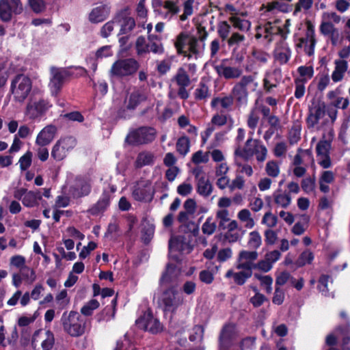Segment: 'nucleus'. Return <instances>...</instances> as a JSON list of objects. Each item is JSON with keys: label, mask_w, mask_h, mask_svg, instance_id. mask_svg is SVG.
Here are the masks:
<instances>
[{"label": "nucleus", "mask_w": 350, "mask_h": 350, "mask_svg": "<svg viewBox=\"0 0 350 350\" xmlns=\"http://www.w3.org/2000/svg\"><path fill=\"white\" fill-rule=\"evenodd\" d=\"M332 139H321L317 145V155L329 154Z\"/></svg>", "instance_id": "49"}, {"label": "nucleus", "mask_w": 350, "mask_h": 350, "mask_svg": "<svg viewBox=\"0 0 350 350\" xmlns=\"http://www.w3.org/2000/svg\"><path fill=\"white\" fill-rule=\"evenodd\" d=\"M63 191L73 198H80L88 196L91 191L90 180L83 178H68Z\"/></svg>", "instance_id": "4"}, {"label": "nucleus", "mask_w": 350, "mask_h": 350, "mask_svg": "<svg viewBox=\"0 0 350 350\" xmlns=\"http://www.w3.org/2000/svg\"><path fill=\"white\" fill-rule=\"evenodd\" d=\"M135 49L138 55H143L149 53V44L146 43V39L142 36L137 39Z\"/></svg>", "instance_id": "53"}, {"label": "nucleus", "mask_w": 350, "mask_h": 350, "mask_svg": "<svg viewBox=\"0 0 350 350\" xmlns=\"http://www.w3.org/2000/svg\"><path fill=\"white\" fill-rule=\"evenodd\" d=\"M109 196L107 194H104L92 208V211L95 213L96 212L104 211L109 206Z\"/></svg>", "instance_id": "62"}, {"label": "nucleus", "mask_w": 350, "mask_h": 350, "mask_svg": "<svg viewBox=\"0 0 350 350\" xmlns=\"http://www.w3.org/2000/svg\"><path fill=\"white\" fill-rule=\"evenodd\" d=\"M190 142L187 137H181L178 139L176 143L177 151L185 155L189 151Z\"/></svg>", "instance_id": "51"}, {"label": "nucleus", "mask_w": 350, "mask_h": 350, "mask_svg": "<svg viewBox=\"0 0 350 350\" xmlns=\"http://www.w3.org/2000/svg\"><path fill=\"white\" fill-rule=\"evenodd\" d=\"M254 277L260 282L261 285L265 287L267 293H271L273 279L271 276L255 274Z\"/></svg>", "instance_id": "58"}, {"label": "nucleus", "mask_w": 350, "mask_h": 350, "mask_svg": "<svg viewBox=\"0 0 350 350\" xmlns=\"http://www.w3.org/2000/svg\"><path fill=\"white\" fill-rule=\"evenodd\" d=\"M256 139L252 137L248 138L243 146L237 145L234 149L235 158H241L248 161L252 158V149L254 146Z\"/></svg>", "instance_id": "24"}, {"label": "nucleus", "mask_w": 350, "mask_h": 350, "mask_svg": "<svg viewBox=\"0 0 350 350\" xmlns=\"http://www.w3.org/2000/svg\"><path fill=\"white\" fill-rule=\"evenodd\" d=\"M99 302L96 299H91L81 309V312L85 316H90L93 311L99 307Z\"/></svg>", "instance_id": "55"}, {"label": "nucleus", "mask_w": 350, "mask_h": 350, "mask_svg": "<svg viewBox=\"0 0 350 350\" xmlns=\"http://www.w3.org/2000/svg\"><path fill=\"white\" fill-rule=\"evenodd\" d=\"M177 275L176 273V267L172 265H168L166 271L163 274L161 282V283H168L173 280Z\"/></svg>", "instance_id": "56"}, {"label": "nucleus", "mask_w": 350, "mask_h": 350, "mask_svg": "<svg viewBox=\"0 0 350 350\" xmlns=\"http://www.w3.org/2000/svg\"><path fill=\"white\" fill-rule=\"evenodd\" d=\"M316 44L315 31L312 25L308 24L305 36L299 39L296 44L297 49L303 50L310 56L314 54Z\"/></svg>", "instance_id": "13"}, {"label": "nucleus", "mask_w": 350, "mask_h": 350, "mask_svg": "<svg viewBox=\"0 0 350 350\" xmlns=\"http://www.w3.org/2000/svg\"><path fill=\"white\" fill-rule=\"evenodd\" d=\"M334 180V174L332 171H324L322 172L320 180V189L324 193L329 191V186L327 184L332 183Z\"/></svg>", "instance_id": "40"}, {"label": "nucleus", "mask_w": 350, "mask_h": 350, "mask_svg": "<svg viewBox=\"0 0 350 350\" xmlns=\"http://www.w3.org/2000/svg\"><path fill=\"white\" fill-rule=\"evenodd\" d=\"M216 230V223L212 217H208L203 224L202 230L204 234H212Z\"/></svg>", "instance_id": "63"}, {"label": "nucleus", "mask_w": 350, "mask_h": 350, "mask_svg": "<svg viewBox=\"0 0 350 350\" xmlns=\"http://www.w3.org/2000/svg\"><path fill=\"white\" fill-rule=\"evenodd\" d=\"M51 107L47 100L31 99L27 105L25 115L30 120H35L43 116Z\"/></svg>", "instance_id": "11"}, {"label": "nucleus", "mask_w": 350, "mask_h": 350, "mask_svg": "<svg viewBox=\"0 0 350 350\" xmlns=\"http://www.w3.org/2000/svg\"><path fill=\"white\" fill-rule=\"evenodd\" d=\"M252 150V157L255 156L258 163H263L267 159L268 150L261 141L256 139Z\"/></svg>", "instance_id": "35"}, {"label": "nucleus", "mask_w": 350, "mask_h": 350, "mask_svg": "<svg viewBox=\"0 0 350 350\" xmlns=\"http://www.w3.org/2000/svg\"><path fill=\"white\" fill-rule=\"evenodd\" d=\"M228 21L234 29L241 33L247 32L251 27L250 22L239 15L230 16Z\"/></svg>", "instance_id": "31"}, {"label": "nucleus", "mask_w": 350, "mask_h": 350, "mask_svg": "<svg viewBox=\"0 0 350 350\" xmlns=\"http://www.w3.org/2000/svg\"><path fill=\"white\" fill-rule=\"evenodd\" d=\"M313 0H298L295 4L293 16H297L300 12L306 13L312 6Z\"/></svg>", "instance_id": "43"}, {"label": "nucleus", "mask_w": 350, "mask_h": 350, "mask_svg": "<svg viewBox=\"0 0 350 350\" xmlns=\"http://www.w3.org/2000/svg\"><path fill=\"white\" fill-rule=\"evenodd\" d=\"M169 250L170 256H173V252L176 251L184 252L187 250V252L191 251V247L188 243L183 241V239L181 237H172L169 243Z\"/></svg>", "instance_id": "33"}, {"label": "nucleus", "mask_w": 350, "mask_h": 350, "mask_svg": "<svg viewBox=\"0 0 350 350\" xmlns=\"http://www.w3.org/2000/svg\"><path fill=\"white\" fill-rule=\"evenodd\" d=\"M55 342L54 335L52 332L46 329H39L34 332L31 345L34 349L51 350Z\"/></svg>", "instance_id": "10"}, {"label": "nucleus", "mask_w": 350, "mask_h": 350, "mask_svg": "<svg viewBox=\"0 0 350 350\" xmlns=\"http://www.w3.org/2000/svg\"><path fill=\"white\" fill-rule=\"evenodd\" d=\"M349 329L342 331L340 328H337L333 333L329 334L326 338V343L328 345H334L337 340L342 339L343 345L350 342V338L348 336Z\"/></svg>", "instance_id": "30"}, {"label": "nucleus", "mask_w": 350, "mask_h": 350, "mask_svg": "<svg viewBox=\"0 0 350 350\" xmlns=\"http://www.w3.org/2000/svg\"><path fill=\"white\" fill-rule=\"evenodd\" d=\"M109 14V8L101 5L92 10L89 14V21L92 23H98L105 21Z\"/></svg>", "instance_id": "28"}, {"label": "nucleus", "mask_w": 350, "mask_h": 350, "mask_svg": "<svg viewBox=\"0 0 350 350\" xmlns=\"http://www.w3.org/2000/svg\"><path fill=\"white\" fill-rule=\"evenodd\" d=\"M61 322L64 331L72 337L81 336L85 332V320L76 312L70 311L68 314L64 313Z\"/></svg>", "instance_id": "2"}, {"label": "nucleus", "mask_w": 350, "mask_h": 350, "mask_svg": "<svg viewBox=\"0 0 350 350\" xmlns=\"http://www.w3.org/2000/svg\"><path fill=\"white\" fill-rule=\"evenodd\" d=\"M265 170L268 176L276 178L280 173V165L277 161L270 160L266 163Z\"/></svg>", "instance_id": "44"}, {"label": "nucleus", "mask_w": 350, "mask_h": 350, "mask_svg": "<svg viewBox=\"0 0 350 350\" xmlns=\"http://www.w3.org/2000/svg\"><path fill=\"white\" fill-rule=\"evenodd\" d=\"M262 244V238L257 231H252L248 235L247 245L252 249L258 248Z\"/></svg>", "instance_id": "48"}, {"label": "nucleus", "mask_w": 350, "mask_h": 350, "mask_svg": "<svg viewBox=\"0 0 350 350\" xmlns=\"http://www.w3.org/2000/svg\"><path fill=\"white\" fill-rule=\"evenodd\" d=\"M233 98L232 96L217 97L212 100L211 105L213 108L219 109V107L223 109H228L233 104Z\"/></svg>", "instance_id": "39"}, {"label": "nucleus", "mask_w": 350, "mask_h": 350, "mask_svg": "<svg viewBox=\"0 0 350 350\" xmlns=\"http://www.w3.org/2000/svg\"><path fill=\"white\" fill-rule=\"evenodd\" d=\"M258 258L256 251L242 250L240 252L236 268L248 267L252 269V262Z\"/></svg>", "instance_id": "25"}, {"label": "nucleus", "mask_w": 350, "mask_h": 350, "mask_svg": "<svg viewBox=\"0 0 350 350\" xmlns=\"http://www.w3.org/2000/svg\"><path fill=\"white\" fill-rule=\"evenodd\" d=\"M314 254L310 250L303 252L299 256L297 260V265L299 267L304 266L307 264H310L314 260Z\"/></svg>", "instance_id": "52"}, {"label": "nucleus", "mask_w": 350, "mask_h": 350, "mask_svg": "<svg viewBox=\"0 0 350 350\" xmlns=\"http://www.w3.org/2000/svg\"><path fill=\"white\" fill-rule=\"evenodd\" d=\"M238 271H234L230 269L226 273V277L233 278L234 282L239 285H243L246 280L252 276V269L248 267L236 268Z\"/></svg>", "instance_id": "23"}, {"label": "nucleus", "mask_w": 350, "mask_h": 350, "mask_svg": "<svg viewBox=\"0 0 350 350\" xmlns=\"http://www.w3.org/2000/svg\"><path fill=\"white\" fill-rule=\"evenodd\" d=\"M215 68L220 77L226 79H237L243 73V70L240 66H230L221 64L215 66Z\"/></svg>", "instance_id": "22"}, {"label": "nucleus", "mask_w": 350, "mask_h": 350, "mask_svg": "<svg viewBox=\"0 0 350 350\" xmlns=\"http://www.w3.org/2000/svg\"><path fill=\"white\" fill-rule=\"evenodd\" d=\"M159 302L165 312H174L183 304V298L176 288L171 287L163 292Z\"/></svg>", "instance_id": "7"}, {"label": "nucleus", "mask_w": 350, "mask_h": 350, "mask_svg": "<svg viewBox=\"0 0 350 350\" xmlns=\"http://www.w3.org/2000/svg\"><path fill=\"white\" fill-rule=\"evenodd\" d=\"M161 5L166 10L163 14L165 19L170 20L180 12L178 1L166 0L162 2Z\"/></svg>", "instance_id": "36"}, {"label": "nucleus", "mask_w": 350, "mask_h": 350, "mask_svg": "<svg viewBox=\"0 0 350 350\" xmlns=\"http://www.w3.org/2000/svg\"><path fill=\"white\" fill-rule=\"evenodd\" d=\"M155 160L154 154L148 151H144L138 154L135 165L136 167H142L146 165H153Z\"/></svg>", "instance_id": "37"}, {"label": "nucleus", "mask_w": 350, "mask_h": 350, "mask_svg": "<svg viewBox=\"0 0 350 350\" xmlns=\"http://www.w3.org/2000/svg\"><path fill=\"white\" fill-rule=\"evenodd\" d=\"M232 28V25L227 21H221L218 23L217 25V33L219 36L223 40H225L229 38V34L230 33Z\"/></svg>", "instance_id": "46"}, {"label": "nucleus", "mask_w": 350, "mask_h": 350, "mask_svg": "<svg viewBox=\"0 0 350 350\" xmlns=\"http://www.w3.org/2000/svg\"><path fill=\"white\" fill-rule=\"evenodd\" d=\"M237 218L245 228L252 229L255 226V221L252 216V213L247 208L239 211L237 213Z\"/></svg>", "instance_id": "38"}, {"label": "nucleus", "mask_w": 350, "mask_h": 350, "mask_svg": "<svg viewBox=\"0 0 350 350\" xmlns=\"http://www.w3.org/2000/svg\"><path fill=\"white\" fill-rule=\"evenodd\" d=\"M284 5L277 1L267 3L266 5L262 7V10H265V12L267 14H275L279 11H284L283 9Z\"/></svg>", "instance_id": "50"}, {"label": "nucleus", "mask_w": 350, "mask_h": 350, "mask_svg": "<svg viewBox=\"0 0 350 350\" xmlns=\"http://www.w3.org/2000/svg\"><path fill=\"white\" fill-rule=\"evenodd\" d=\"M216 218L219 221V227L224 228L225 225L230 220L229 211L227 209H219L216 212Z\"/></svg>", "instance_id": "59"}, {"label": "nucleus", "mask_w": 350, "mask_h": 350, "mask_svg": "<svg viewBox=\"0 0 350 350\" xmlns=\"http://www.w3.org/2000/svg\"><path fill=\"white\" fill-rule=\"evenodd\" d=\"M245 40V37L241 32H234L227 40L228 45L237 48Z\"/></svg>", "instance_id": "47"}, {"label": "nucleus", "mask_w": 350, "mask_h": 350, "mask_svg": "<svg viewBox=\"0 0 350 350\" xmlns=\"http://www.w3.org/2000/svg\"><path fill=\"white\" fill-rule=\"evenodd\" d=\"M139 67L138 62L133 58L120 59L112 64L109 72L113 77H127L135 73Z\"/></svg>", "instance_id": "6"}, {"label": "nucleus", "mask_w": 350, "mask_h": 350, "mask_svg": "<svg viewBox=\"0 0 350 350\" xmlns=\"http://www.w3.org/2000/svg\"><path fill=\"white\" fill-rule=\"evenodd\" d=\"M155 130L151 127H142L131 132L126 140L132 144H145L152 142L155 137Z\"/></svg>", "instance_id": "14"}, {"label": "nucleus", "mask_w": 350, "mask_h": 350, "mask_svg": "<svg viewBox=\"0 0 350 350\" xmlns=\"http://www.w3.org/2000/svg\"><path fill=\"white\" fill-rule=\"evenodd\" d=\"M153 196L151 183L148 181H141L133 191V197L137 201H150Z\"/></svg>", "instance_id": "20"}, {"label": "nucleus", "mask_w": 350, "mask_h": 350, "mask_svg": "<svg viewBox=\"0 0 350 350\" xmlns=\"http://www.w3.org/2000/svg\"><path fill=\"white\" fill-rule=\"evenodd\" d=\"M64 235L70 239L72 238L75 239H79V241H82L85 238V235L74 226L67 227Z\"/></svg>", "instance_id": "57"}, {"label": "nucleus", "mask_w": 350, "mask_h": 350, "mask_svg": "<svg viewBox=\"0 0 350 350\" xmlns=\"http://www.w3.org/2000/svg\"><path fill=\"white\" fill-rule=\"evenodd\" d=\"M23 11L21 0H0V18L4 22L11 21L13 16L20 14Z\"/></svg>", "instance_id": "9"}, {"label": "nucleus", "mask_w": 350, "mask_h": 350, "mask_svg": "<svg viewBox=\"0 0 350 350\" xmlns=\"http://www.w3.org/2000/svg\"><path fill=\"white\" fill-rule=\"evenodd\" d=\"M258 86L256 75L243 76L232 88V95L240 104H245L250 92H254Z\"/></svg>", "instance_id": "3"}, {"label": "nucleus", "mask_w": 350, "mask_h": 350, "mask_svg": "<svg viewBox=\"0 0 350 350\" xmlns=\"http://www.w3.org/2000/svg\"><path fill=\"white\" fill-rule=\"evenodd\" d=\"M113 55V51L111 46L106 45L99 48L95 53L96 59H101L111 57Z\"/></svg>", "instance_id": "60"}, {"label": "nucleus", "mask_w": 350, "mask_h": 350, "mask_svg": "<svg viewBox=\"0 0 350 350\" xmlns=\"http://www.w3.org/2000/svg\"><path fill=\"white\" fill-rule=\"evenodd\" d=\"M174 46L178 54L189 59L200 57L204 49V43L200 44L198 39L186 32L180 33L174 40Z\"/></svg>", "instance_id": "1"}, {"label": "nucleus", "mask_w": 350, "mask_h": 350, "mask_svg": "<svg viewBox=\"0 0 350 350\" xmlns=\"http://www.w3.org/2000/svg\"><path fill=\"white\" fill-rule=\"evenodd\" d=\"M146 99V95L142 91L139 90H133L128 94L124 103L128 109H135Z\"/></svg>", "instance_id": "27"}, {"label": "nucleus", "mask_w": 350, "mask_h": 350, "mask_svg": "<svg viewBox=\"0 0 350 350\" xmlns=\"http://www.w3.org/2000/svg\"><path fill=\"white\" fill-rule=\"evenodd\" d=\"M297 71L302 78L303 81L310 79L314 75V70L312 66H302L298 68Z\"/></svg>", "instance_id": "64"}, {"label": "nucleus", "mask_w": 350, "mask_h": 350, "mask_svg": "<svg viewBox=\"0 0 350 350\" xmlns=\"http://www.w3.org/2000/svg\"><path fill=\"white\" fill-rule=\"evenodd\" d=\"M35 271L29 267H23L18 273H14L12 275V283L16 288L21 286L23 282L30 285L36 280Z\"/></svg>", "instance_id": "18"}, {"label": "nucleus", "mask_w": 350, "mask_h": 350, "mask_svg": "<svg viewBox=\"0 0 350 350\" xmlns=\"http://www.w3.org/2000/svg\"><path fill=\"white\" fill-rule=\"evenodd\" d=\"M194 96L197 100H203L209 96V90L207 85L200 83L196 89Z\"/></svg>", "instance_id": "61"}, {"label": "nucleus", "mask_w": 350, "mask_h": 350, "mask_svg": "<svg viewBox=\"0 0 350 350\" xmlns=\"http://www.w3.org/2000/svg\"><path fill=\"white\" fill-rule=\"evenodd\" d=\"M136 324L139 328L153 334L163 330L161 323L149 311L144 312L143 316L136 321Z\"/></svg>", "instance_id": "15"}, {"label": "nucleus", "mask_w": 350, "mask_h": 350, "mask_svg": "<svg viewBox=\"0 0 350 350\" xmlns=\"http://www.w3.org/2000/svg\"><path fill=\"white\" fill-rule=\"evenodd\" d=\"M31 88L32 82L29 77L25 75H18L12 79L10 89L14 99L22 103L29 94Z\"/></svg>", "instance_id": "5"}, {"label": "nucleus", "mask_w": 350, "mask_h": 350, "mask_svg": "<svg viewBox=\"0 0 350 350\" xmlns=\"http://www.w3.org/2000/svg\"><path fill=\"white\" fill-rule=\"evenodd\" d=\"M348 64L345 60H336L335 61V68L332 74V79L334 82L340 81L344 77L345 73L347 70Z\"/></svg>", "instance_id": "34"}, {"label": "nucleus", "mask_w": 350, "mask_h": 350, "mask_svg": "<svg viewBox=\"0 0 350 350\" xmlns=\"http://www.w3.org/2000/svg\"><path fill=\"white\" fill-rule=\"evenodd\" d=\"M174 79L178 86H188L190 84L189 77L183 68H178Z\"/></svg>", "instance_id": "45"}, {"label": "nucleus", "mask_w": 350, "mask_h": 350, "mask_svg": "<svg viewBox=\"0 0 350 350\" xmlns=\"http://www.w3.org/2000/svg\"><path fill=\"white\" fill-rule=\"evenodd\" d=\"M195 0H186L183 3V13L180 16V20L185 21L193 14Z\"/></svg>", "instance_id": "54"}, {"label": "nucleus", "mask_w": 350, "mask_h": 350, "mask_svg": "<svg viewBox=\"0 0 350 350\" xmlns=\"http://www.w3.org/2000/svg\"><path fill=\"white\" fill-rule=\"evenodd\" d=\"M237 336V329L234 324H227L224 326L220 337V345L223 347L228 346Z\"/></svg>", "instance_id": "26"}, {"label": "nucleus", "mask_w": 350, "mask_h": 350, "mask_svg": "<svg viewBox=\"0 0 350 350\" xmlns=\"http://www.w3.org/2000/svg\"><path fill=\"white\" fill-rule=\"evenodd\" d=\"M118 26L120 27V33L124 34L130 32L135 26V20L129 16L118 15L116 16Z\"/></svg>", "instance_id": "32"}, {"label": "nucleus", "mask_w": 350, "mask_h": 350, "mask_svg": "<svg viewBox=\"0 0 350 350\" xmlns=\"http://www.w3.org/2000/svg\"><path fill=\"white\" fill-rule=\"evenodd\" d=\"M227 123V116L224 114H215L211 121V126L207 129L208 135L211 134L216 127H220Z\"/></svg>", "instance_id": "42"}, {"label": "nucleus", "mask_w": 350, "mask_h": 350, "mask_svg": "<svg viewBox=\"0 0 350 350\" xmlns=\"http://www.w3.org/2000/svg\"><path fill=\"white\" fill-rule=\"evenodd\" d=\"M14 196V198L20 200L25 206L28 208L38 206L39 202L42 199L40 192L27 191L25 189H17Z\"/></svg>", "instance_id": "17"}, {"label": "nucleus", "mask_w": 350, "mask_h": 350, "mask_svg": "<svg viewBox=\"0 0 350 350\" xmlns=\"http://www.w3.org/2000/svg\"><path fill=\"white\" fill-rule=\"evenodd\" d=\"M273 199L275 204L283 208L289 206L292 201L289 193H282L281 191H276L273 193Z\"/></svg>", "instance_id": "41"}, {"label": "nucleus", "mask_w": 350, "mask_h": 350, "mask_svg": "<svg viewBox=\"0 0 350 350\" xmlns=\"http://www.w3.org/2000/svg\"><path fill=\"white\" fill-rule=\"evenodd\" d=\"M340 19V16L335 12H323L319 27L321 33L324 36L336 33L338 29L334 27V24H338Z\"/></svg>", "instance_id": "16"}, {"label": "nucleus", "mask_w": 350, "mask_h": 350, "mask_svg": "<svg viewBox=\"0 0 350 350\" xmlns=\"http://www.w3.org/2000/svg\"><path fill=\"white\" fill-rule=\"evenodd\" d=\"M196 181V190L203 197L209 196L213 191V185L202 167H197L193 170Z\"/></svg>", "instance_id": "12"}, {"label": "nucleus", "mask_w": 350, "mask_h": 350, "mask_svg": "<svg viewBox=\"0 0 350 350\" xmlns=\"http://www.w3.org/2000/svg\"><path fill=\"white\" fill-rule=\"evenodd\" d=\"M56 133V126L52 124L47 125L38 133L36 139V144L39 146L48 145L54 139Z\"/></svg>", "instance_id": "21"}, {"label": "nucleus", "mask_w": 350, "mask_h": 350, "mask_svg": "<svg viewBox=\"0 0 350 350\" xmlns=\"http://www.w3.org/2000/svg\"><path fill=\"white\" fill-rule=\"evenodd\" d=\"M51 78L49 83L53 95H56L62 88L65 79L68 77L67 72L62 68H52Z\"/></svg>", "instance_id": "19"}, {"label": "nucleus", "mask_w": 350, "mask_h": 350, "mask_svg": "<svg viewBox=\"0 0 350 350\" xmlns=\"http://www.w3.org/2000/svg\"><path fill=\"white\" fill-rule=\"evenodd\" d=\"M76 145L77 141L72 137L61 138L53 146L51 156L56 161H62L67 157Z\"/></svg>", "instance_id": "8"}, {"label": "nucleus", "mask_w": 350, "mask_h": 350, "mask_svg": "<svg viewBox=\"0 0 350 350\" xmlns=\"http://www.w3.org/2000/svg\"><path fill=\"white\" fill-rule=\"evenodd\" d=\"M274 55L275 59L281 64H285L289 60L291 52L285 41L282 40L278 44L274 51Z\"/></svg>", "instance_id": "29"}]
</instances>
